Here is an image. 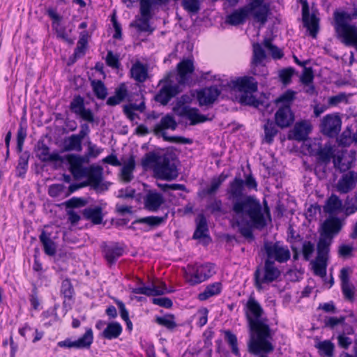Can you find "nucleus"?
<instances>
[{
  "label": "nucleus",
  "instance_id": "nucleus-57",
  "mask_svg": "<svg viewBox=\"0 0 357 357\" xmlns=\"http://www.w3.org/2000/svg\"><path fill=\"white\" fill-rule=\"evenodd\" d=\"M87 145L88 149L85 155L83 156L79 155V157L82 158V159L84 160V163H88L89 162L90 158H97L102 151V149L98 148L96 144H93L90 141L88 142Z\"/></svg>",
  "mask_w": 357,
  "mask_h": 357
},
{
  "label": "nucleus",
  "instance_id": "nucleus-31",
  "mask_svg": "<svg viewBox=\"0 0 357 357\" xmlns=\"http://www.w3.org/2000/svg\"><path fill=\"white\" fill-rule=\"evenodd\" d=\"M195 221L196 229L193 234L192 238L201 239L206 237H209L207 234L208 231V227L205 215L203 213L199 214Z\"/></svg>",
  "mask_w": 357,
  "mask_h": 357
},
{
  "label": "nucleus",
  "instance_id": "nucleus-48",
  "mask_svg": "<svg viewBox=\"0 0 357 357\" xmlns=\"http://www.w3.org/2000/svg\"><path fill=\"white\" fill-rule=\"evenodd\" d=\"M160 157L161 155L156 152H149L146 153L142 158L141 165L144 169H148L150 167H153V169L154 167L157 165L158 162H159Z\"/></svg>",
  "mask_w": 357,
  "mask_h": 357
},
{
  "label": "nucleus",
  "instance_id": "nucleus-8",
  "mask_svg": "<svg viewBox=\"0 0 357 357\" xmlns=\"http://www.w3.org/2000/svg\"><path fill=\"white\" fill-rule=\"evenodd\" d=\"M174 72H169L165 77L159 82V84L162 83H164V84L155 94L154 100L162 105H167L173 98L176 97L181 91L180 86L178 84H172L173 80L172 78L174 77Z\"/></svg>",
  "mask_w": 357,
  "mask_h": 357
},
{
  "label": "nucleus",
  "instance_id": "nucleus-26",
  "mask_svg": "<svg viewBox=\"0 0 357 357\" xmlns=\"http://www.w3.org/2000/svg\"><path fill=\"white\" fill-rule=\"evenodd\" d=\"M244 191V181L238 176L235 178L229 184V188L227 190V193L229 199L234 201L241 199L243 196Z\"/></svg>",
  "mask_w": 357,
  "mask_h": 357
},
{
  "label": "nucleus",
  "instance_id": "nucleus-30",
  "mask_svg": "<svg viewBox=\"0 0 357 357\" xmlns=\"http://www.w3.org/2000/svg\"><path fill=\"white\" fill-rule=\"evenodd\" d=\"M128 97V90L126 84L121 83L115 89L114 95L107 98L106 104L109 106H116L124 101Z\"/></svg>",
  "mask_w": 357,
  "mask_h": 357
},
{
  "label": "nucleus",
  "instance_id": "nucleus-3",
  "mask_svg": "<svg viewBox=\"0 0 357 357\" xmlns=\"http://www.w3.org/2000/svg\"><path fill=\"white\" fill-rule=\"evenodd\" d=\"M70 165V171L75 178H87L91 182V187L97 192H102L108 189L109 183L103 182V168L99 165L84 167V160L79 155L69 154L66 156Z\"/></svg>",
  "mask_w": 357,
  "mask_h": 357
},
{
  "label": "nucleus",
  "instance_id": "nucleus-42",
  "mask_svg": "<svg viewBox=\"0 0 357 357\" xmlns=\"http://www.w3.org/2000/svg\"><path fill=\"white\" fill-rule=\"evenodd\" d=\"M177 126L178 124L173 116L168 114L161 119L159 123H157L155 126L154 131L157 134L158 132L165 129H171L174 130L177 128Z\"/></svg>",
  "mask_w": 357,
  "mask_h": 357
},
{
  "label": "nucleus",
  "instance_id": "nucleus-53",
  "mask_svg": "<svg viewBox=\"0 0 357 357\" xmlns=\"http://www.w3.org/2000/svg\"><path fill=\"white\" fill-rule=\"evenodd\" d=\"M342 210L346 216H349L357 212V197H350L348 196L344 201V204H342Z\"/></svg>",
  "mask_w": 357,
  "mask_h": 357
},
{
  "label": "nucleus",
  "instance_id": "nucleus-64",
  "mask_svg": "<svg viewBox=\"0 0 357 357\" xmlns=\"http://www.w3.org/2000/svg\"><path fill=\"white\" fill-rule=\"evenodd\" d=\"M314 251V244L310 241H305L303 243L302 253L305 261H309Z\"/></svg>",
  "mask_w": 357,
  "mask_h": 357
},
{
  "label": "nucleus",
  "instance_id": "nucleus-37",
  "mask_svg": "<svg viewBox=\"0 0 357 357\" xmlns=\"http://www.w3.org/2000/svg\"><path fill=\"white\" fill-rule=\"evenodd\" d=\"M167 217V213H166L163 216H147L135 220L132 224H146L149 225L151 229H153L165 223Z\"/></svg>",
  "mask_w": 357,
  "mask_h": 357
},
{
  "label": "nucleus",
  "instance_id": "nucleus-25",
  "mask_svg": "<svg viewBox=\"0 0 357 357\" xmlns=\"http://www.w3.org/2000/svg\"><path fill=\"white\" fill-rule=\"evenodd\" d=\"M178 116L188 119L192 126L204 123L208 119L206 116L199 114L197 108L190 107V106L181 108Z\"/></svg>",
  "mask_w": 357,
  "mask_h": 357
},
{
  "label": "nucleus",
  "instance_id": "nucleus-19",
  "mask_svg": "<svg viewBox=\"0 0 357 357\" xmlns=\"http://www.w3.org/2000/svg\"><path fill=\"white\" fill-rule=\"evenodd\" d=\"M341 124L342 121L338 116L328 114L324 117L321 121V131L324 135L334 137L340 132Z\"/></svg>",
  "mask_w": 357,
  "mask_h": 357
},
{
  "label": "nucleus",
  "instance_id": "nucleus-51",
  "mask_svg": "<svg viewBox=\"0 0 357 357\" xmlns=\"http://www.w3.org/2000/svg\"><path fill=\"white\" fill-rule=\"evenodd\" d=\"M222 333L225 335V340L231 348V353L236 356H240L236 335L229 330L222 331Z\"/></svg>",
  "mask_w": 357,
  "mask_h": 357
},
{
  "label": "nucleus",
  "instance_id": "nucleus-23",
  "mask_svg": "<svg viewBox=\"0 0 357 357\" xmlns=\"http://www.w3.org/2000/svg\"><path fill=\"white\" fill-rule=\"evenodd\" d=\"M220 94L217 86L204 88L197 93V100L201 106L213 104Z\"/></svg>",
  "mask_w": 357,
  "mask_h": 357
},
{
  "label": "nucleus",
  "instance_id": "nucleus-41",
  "mask_svg": "<svg viewBox=\"0 0 357 357\" xmlns=\"http://www.w3.org/2000/svg\"><path fill=\"white\" fill-rule=\"evenodd\" d=\"M88 38L87 31H82L79 33V38L73 54L75 59L81 58L85 54L88 45Z\"/></svg>",
  "mask_w": 357,
  "mask_h": 357
},
{
  "label": "nucleus",
  "instance_id": "nucleus-39",
  "mask_svg": "<svg viewBox=\"0 0 357 357\" xmlns=\"http://www.w3.org/2000/svg\"><path fill=\"white\" fill-rule=\"evenodd\" d=\"M275 121L267 119L264 123L263 128L264 130V137L263 141L268 144H271L273 142L275 136L278 134V130Z\"/></svg>",
  "mask_w": 357,
  "mask_h": 357
},
{
  "label": "nucleus",
  "instance_id": "nucleus-38",
  "mask_svg": "<svg viewBox=\"0 0 357 357\" xmlns=\"http://www.w3.org/2000/svg\"><path fill=\"white\" fill-rule=\"evenodd\" d=\"M132 292L137 294H144L147 296H160L163 295L166 292L165 284L164 288L160 289L155 285L150 286H142L132 289Z\"/></svg>",
  "mask_w": 357,
  "mask_h": 357
},
{
  "label": "nucleus",
  "instance_id": "nucleus-35",
  "mask_svg": "<svg viewBox=\"0 0 357 357\" xmlns=\"http://www.w3.org/2000/svg\"><path fill=\"white\" fill-rule=\"evenodd\" d=\"M311 130V127L305 121L296 123L294 126L292 133V138L296 141L306 140L309 132Z\"/></svg>",
  "mask_w": 357,
  "mask_h": 357
},
{
  "label": "nucleus",
  "instance_id": "nucleus-56",
  "mask_svg": "<svg viewBox=\"0 0 357 357\" xmlns=\"http://www.w3.org/2000/svg\"><path fill=\"white\" fill-rule=\"evenodd\" d=\"M269 10V6L264 4L258 10L255 12L253 11V17L257 22H260L261 25H264L267 22Z\"/></svg>",
  "mask_w": 357,
  "mask_h": 357
},
{
  "label": "nucleus",
  "instance_id": "nucleus-29",
  "mask_svg": "<svg viewBox=\"0 0 357 357\" xmlns=\"http://www.w3.org/2000/svg\"><path fill=\"white\" fill-rule=\"evenodd\" d=\"M250 15L247 7H241L234 10L231 14L227 16L226 22L232 26H238L245 22Z\"/></svg>",
  "mask_w": 357,
  "mask_h": 357
},
{
  "label": "nucleus",
  "instance_id": "nucleus-11",
  "mask_svg": "<svg viewBox=\"0 0 357 357\" xmlns=\"http://www.w3.org/2000/svg\"><path fill=\"white\" fill-rule=\"evenodd\" d=\"M152 2L151 0H139V12L141 17L139 23L132 22L130 26H135L139 32H152L150 20L153 17Z\"/></svg>",
  "mask_w": 357,
  "mask_h": 357
},
{
  "label": "nucleus",
  "instance_id": "nucleus-4",
  "mask_svg": "<svg viewBox=\"0 0 357 357\" xmlns=\"http://www.w3.org/2000/svg\"><path fill=\"white\" fill-rule=\"evenodd\" d=\"M334 28L339 38L347 46L354 47L357 50V26L349 22L357 19V3H353V11L335 10L333 13Z\"/></svg>",
  "mask_w": 357,
  "mask_h": 357
},
{
  "label": "nucleus",
  "instance_id": "nucleus-12",
  "mask_svg": "<svg viewBox=\"0 0 357 357\" xmlns=\"http://www.w3.org/2000/svg\"><path fill=\"white\" fill-rule=\"evenodd\" d=\"M69 109L75 115L82 120L93 123L96 121L95 115L89 108H86L84 98L80 95H76L71 100Z\"/></svg>",
  "mask_w": 357,
  "mask_h": 357
},
{
  "label": "nucleus",
  "instance_id": "nucleus-34",
  "mask_svg": "<svg viewBox=\"0 0 357 357\" xmlns=\"http://www.w3.org/2000/svg\"><path fill=\"white\" fill-rule=\"evenodd\" d=\"M39 239L43 246L45 253L48 256H54L56 252V245L51 238V234L43 230Z\"/></svg>",
  "mask_w": 357,
  "mask_h": 357
},
{
  "label": "nucleus",
  "instance_id": "nucleus-45",
  "mask_svg": "<svg viewBox=\"0 0 357 357\" xmlns=\"http://www.w3.org/2000/svg\"><path fill=\"white\" fill-rule=\"evenodd\" d=\"M30 154L28 151L21 153L19 157L18 163L16 167V176L20 178H24L27 169Z\"/></svg>",
  "mask_w": 357,
  "mask_h": 357
},
{
  "label": "nucleus",
  "instance_id": "nucleus-47",
  "mask_svg": "<svg viewBox=\"0 0 357 357\" xmlns=\"http://www.w3.org/2000/svg\"><path fill=\"white\" fill-rule=\"evenodd\" d=\"M342 208V202L337 195L333 194L326 200L324 208L326 212L328 213H333L338 211H341Z\"/></svg>",
  "mask_w": 357,
  "mask_h": 357
},
{
  "label": "nucleus",
  "instance_id": "nucleus-43",
  "mask_svg": "<svg viewBox=\"0 0 357 357\" xmlns=\"http://www.w3.org/2000/svg\"><path fill=\"white\" fill-rule=\"evenodd\" d=\"M333 243V240L326 238V237L320 235L319 241L317 244V257L328 258L330 252V246Z\"/></svg>",
  "mask_w": 357,
  "mask_h": 357
},
{
  "label": "nucleus",
  "instance_id": "nucleus-14",
  "mask_svg": "<svg viewBox=\"0 0 357 357\" xmlns=\"http://www.w3.org/2000/svg\"><path fill=\"white\" fill-rule=\"evenodd\" d=\"M301 3L303 25L310 31V35L313 38H316L319 31V18L314 13L310 15V8L307 0H301Z\"/></svg>",
  "mask_w": 357,
  "mask_h": 357
},
{
  "label": "nucleus",
  "instance_id": "nucleus-58",
  "mask_svg": "<svg viewBox=\"0 0 357 357\" xmlns=\"http://www.w3.org/2000/svg\"><path fill=\"white\" fill-rule=\"evenodd\" d=\"M266 58V54L259 43L253 44V54L251 62L260 63L263 62Z\"/></svg>",
  "mask_w": 357,
  "mask_h": 357
},
{
  "label": "nucleus",
  "instance_id": "nucleus-24",
  "mask_svg": "<svg viewBox=\"0 0 357 357\" xmlns=\"http://www.w3.org/2000/svg\"><path fill=\"white\" fill-rule=\"evenodd\" d=\"M36 156L42 162H62V157L56 152L50 153V148L43 142L38 143Z\"/></svg>",
  "mask_w": 357,
  "mask_h": 357
},
{
  "label": "nucleus",
  "instance_id": "nucleus-27",
  "mask_svg": "<svg viewBox=\"0 0 357 357\" xmlns=\"http://www.w3.org/2000/svg\"><path fill=\"white\" fill-rule=\"evenodd\" d=\"M61 294L64 298L63 302V307L70 309L73 303L75 290L70 279L66 278L62 281Z\"/></svg>",
  "mask_w": 357,
  "mask_h": 357
},
{
  "label": "nucleus",
  "instance_id": "nucleus-62",
  "mask_svg": "<svg viewBox=\"0 0 357 357\" xmlns=\"http://www.w3.org/2000/svg\"><path fill=\"white\" fill-rule=\"evenodd\" d=\"M105 63L108 66L114 69H119L121 66L119 56L118 54H114L112 50L107 51V54L105 57Z\"/></svg>",
  "mask_w": 357,
  "mask_h": 357
},
{
  "label": "nucleus",
  "instance_id": "nucleus-5",
  "mask_svg": "<svg viewBox=\"0 0 357 357\" xmlns=\"http://www.w3.org/2000/svg\"><path fill=\"white\" fill-rule=\"evenodd\" d=\"M232 86L241 92L242 94L239 97V102L244 105L252 106L262 111L271 112L268 109L271 103L268 100H261L257 99L252 93L258 89V83L253 77L244 76L238 77L236 80L232 81Z\"/></svg>",
  "mask_w": 357,
  "mask_h": 357
},
{
  "label": "nucleus",
  "instance_id": "nucleus-33",
  "mask_svg": "<svg viewBox=\"0 0 357 357\" xmlns=\"http://www.w3.org/2000/svg\"><path fill=\"white\" fill-rule=\"evenodd\" d=\"M314 156H316L317 162L319 165H324L326 167L330 163L331 158L334 157L333 147L329 143H327L323 146Z\"/></svg>",
  "mask_w": 357,
  "mask_h": 357
},
{
  "label": "nucleus",
  "instance_id": "nucleus-10",
  "mask_svg": "<svg viewBox=\"0 0 357 357\" xmlns=\"http://www.w3.org/2000/svg\"><path fill=\"white\" fill-rule=\"evenodd\" d=\"M264 249L267 258L271 261L285 263L291 258V252L287 246H284L280 241L275 243L266 241L264 244Z\"/></svg>",
  "mask_w": 357,
  "mask_h": 357
},
{
  "label": "nucleus",
  "instance_id": "nucleus-7",
  "mask_svg": "<svg viewBox=\"0 0 357 357\" xmlns=\"http://www.w3.org/2000/svg\"><path fill=\"white\" fill-rule=\"evenodd\" d=\"M177 159L175 154L165 153L161 155L159 162L153 168L157 178L165 181H172L178 176Z\"/></svg>",
  "mask_w": 357,
  "mask_h": 357
},
{
  "label": "nucleus",
  "instance_id": "nucleus-15",
  "mask_svg": "<svg viewBox=\"0 0 357 357\" xmlns=\"http://www.w3.org/2000/svg\"><path fill=\"white\" fill-rule=\"evenodd\" d=\"M93 341V331L91 328H87L84 334L76 340H72L70 338H66L57 343L58 347L61 348H75L78 349H89Z\"/></svg>",
  "mask_w": 357,
  "mask_h": 357
},
{
  "label": "nucleus",
  "instance_id": "nucleus-1",
  "mask_svg": "<svg viewBox=\"0 0 357 357\" xmlns=\"http://www.w3.org/2000/svg\"><path fill=\"white\" fill-rule=\"evenodd\" d=\"M264 313L259 303L254 296H250L245 306V317L250 334L248 351L254 355L268 354L274 350L271 342L273 333L268 324V319L262 317Z\"/></svg>",
  "mask_w": 357,
  "mask_h": 357
},
{
  "label": "nucleus",
  "instance_id": "nucleus-50",
  "mask_svg": "<svg viewBox=\"0 0 357 357\" xmlns=\"http://www.w3.org/2000/svg\"><path fill=\"white\" fill-rule=\"evenodd\" d=\"M135 167V157L131 155L121 169V176L126 182H130L133 178L132 172Z\"/></svg>",
  "mask_w": 357,
  "mask_h": 357
},
{
  "label": "nucleus",
  "instance_id": "nucleus-44",
  "mask_svg": "<svg viewBox=\"0 0 357 357\" xmlns=\"http://www.w3.org/2000/svg\"><path fill=\"white\" fill-rule=\"evenodd\" d=\"M82 150V142L75 136V134L65 139L63 142V151H77Z\"/></svg>",
  "mask_w": 357,
  "mask_h": 357
},
{
  "label": "nucleus",
  "instance_id": "nucleus-46",
  "mask_svg": "<svg viewBox=\"0 0 357 357\" xmlns=\"http://www.w3.org/2000/svg\"><path fill=\"white\" fill-rule=\"evenodd\" d=\"M91 86L96 97L99 100H105L107 96V89L104 82L100 79L91 80Z\"/></svg>",
  "mask_w": 357,
  "mask_h": 357
},
{
  "label": "nucleus",
  "instance_id": "nucleus-16",
  "mask_svg": "<svg viewBox=\"0 0 357 357\" xmlns=\"http://www.w3.org/2000/svg\"><path fill=\"white\" fill-rule=\"evenodd\" d=\"M194 61L191 59H183L176 66V80L178 85L189 84L195 71Z\"/></svg>",
  "mask_w": 357,
  "mask_h": 357
},
{
  "label": "nucleus",
  "instance_id": "nucleus-28",
  "mask_svg": "<svg viewBox=\"0 0 357 357\" xmlns=\"http://www.w3.org/2000/svg\"><path fill=\"white\" fill-rule=\"evenodd\" d=\"M84 218L91 221L93 225H100L103 220L102 208L100 206L87 207L82 210Z\"/></svg>",
  "mask_w": 357,
  "mask_h": 357
},
{
  "label": "nucleus",
  "instance_id": "nucleus-52",
  "mask_svg": "<svg viewBox=\"0 0 357 357\" xmlns=\"http://www.w3.org/2000/svg\"><path fill=\"white\" fill-rule=\"evenodd\" d=\"M304 147L310 155L314 156L323 147L321 139L319 138L310 139L304 142Z\"/></svg>",
  "mask_w": 357,
  "mask_h": 357
},
{
  "label": "nucleus",
  "instance_id": "nucleus-21",
  "mask_svg": "<svg viewBox=\"0 0 357 357\" xmlns=\"http://www.w3.org/2000/svg\"><path fill=\"white\" fill-rule=\"evenodd\" d=\"M165 202L162 195L155 190H149L144 197V208L151 212L158 211Z\"/></svg>",
  "mask_w": 357,
  "mask_h": 357
},
{
  "label": "nucleus",
  "instance_id": "nucleus-2",
  "mask_svg": "<svg viewBox=\"0 0 357 357\" xmlns=\"http://www.w3.org/2000/svg\"><path fill=\"white\" fill-rule=\"evenodd\" d=\"M231 209L238 231L245 238L253 240L252 229L261 230L267 225L260 201L254 195H244L234 201Z\"/></svg>",
  "mask_w": 357,
  "mask_h": 357
},
{
  "label": "nucleus",
  "instance_id": "nucleus-49",
  "mask_svg": "<svg viewBox=\"0 0 357 357\" xmlns=\"http://www.w3.org/2000/svg\"><path fill=\"white\" fill-rule=\"evenodd\" d=\"M155 322L169 331L176 328L177 324L175 321V316L173 314H166L163 317L157 316Z\"/></svg>",
  "mask_w": 357,
  "mask_h": 357
},
{
  "label": "nucleus",
  "instance_id": "nucleus-63",
  "mask_svg": "<svg viewBox=\"0 0 357 357\" xmlns=\"http://www.w3.org/2000/svg\"><path fill=\"white\" fill-rule=\"evenodd\" d=\"M301 82L306 86H309L312 83L314 79V73L311 67H304L303 73L301 76Z\"/></svg>",
  "mask_w": 357,
  "mask_h": 357
},
{
  "label": "nucleus",
  "instance_id": "nucleus-40",
  "mask_svg": "<svg viewBox=\"0 0 357 357\" xmlns=\"http://www.w3.org/2000/svg\"><path fill=\"white\" fill-rule=\"evenodd\" d=\"M222 283L219 282L210 284L206 287L204 291L198 294V299L203 301L212 296L218 295L222 291Z\"/></svg>",
  "mask_w": 357,
  "mask_h": 357
},
{
  "label": "nucleus",
  "instance_id": "nucleus-22",
  "mask_svg": "<svg viewBox=\"0 0 357 357\" xmlns=\"http://www.w3.org/2000/svg\"><path fill=\"white\" fill-rule=\"evenodd\" d=\"M357 183V173L349 171L340 178L337 183V190L342 194H346L352 190Z\"/></svg>",
  "mask_w": 357,
  "mask_h": 357
},
{
  "label": "nucleus",
  "instance_id": "nucleus-9",
  "mask_svg": "<svg viewBox=\"0 0 357 357\" xmlns=\"http://www.w3.org/2000/svg\"><path fill=\"white\" fill-rule=\"evenodd\" d=\"M261 275V269L257 267L254 273L255 286L257 290L263 289V284H268L278 280L280 276V271L275 266L274 261L269 259H265L264 266V274Z\"/></svg>",
  "mask_w": 357,
  "mask_h": 357
},
{
  "label": "nucleus",
  "instance_id": "nucleus-17",
  "mask_svg": "<svg viewBox=\"0 0 357 357\" xmlns=\"http://www.w3.org/2000/svg\"><path fill=\"white\" fill-rule=\"evenodd\" d=\"M100 248L103 257L109 266L115 264L118 259L121 257L124 252L123 247L120 245L117 242H112L110 244L102 242Z\"/></svg>",
  "mask_w": 357,
  "mask_h": 357
},
{
  "label": "nucleus",
  "instance_id": "nucleus-6",
  "mask_svg": "<svg viewBox=\"0 0 357 357\" xmlns=\"http://www.w3.org/2000/svg\"><path fill=\"white\" fill-rule=\"evenodd\" d=\"M296 91L288 89L274 101L278 107L275 114V122L280 128H289L294 122V114L291 107L296 99Z\"/></svg>",
  "mask_w": 357,
  "mask_h": 357
},
{
  "label": "nucleus",
  "instance_id": "nucleus-36",
  "mask_svg": "<svg viewBox=\"0 0 357 357\" xmlns=\"http://www.w3.org/2000/svg\"><path fill=\"white\" fill-rule=\"evenodd\" d=\"M123 331L121 325L117 321H112L107 324L106 328L101 333V336L107 340H113L119 337Z\"/></svg>",
  "mask_w": 357,
  "mask_h": 357
},
{
  "label": "nucleus",
  "instance_id": "nucleus-54",
  "mask_svg": "<svg viewBox=\"0 0 357 357\" xmlns=\"http://www.w3.org/2000/svg\"><path fill=\"white\" fill-rule=\"evenodd\" d=\"M328 259L316 257L313 261V270L315 275L324 277L326 275Z\"/></svg>",
  "mask_w": 357,
  "mask_h": 357
},
{
  "label": "nucleus",
  "instance_id": "nucleus-59",
  "mask_svg": "<svg viewBox=\"0 0 357 357\" xmlns=\"http://www.w3.org/2000/svg\"><path fill=\"white\" fill-rule=\"evenodd\" d=\"M181 6L190 13L197 14L200 10L199 0H182Z\"/></svg>",
  "mask_w": 357,
  "mask_h": 357
},
{
  "label": "nucleus",
  "instance_id": "nucleus-32",
  "mask_svg": "<svg viewBox=\"0 0 357 357\" xmlns=\"http://www.w3.org/2000/svg\"><path fill=\"white\" fill-rule=\"evenodd\" d=\"M131 77L138 82H144L148 77V66L140 61L135 62L130 69Z\"/></svg>",
  "mask_w": 357,
  "mask_h": 357
},
{
  "label": "nucleus",
  "instance_id": "nucleus-60",
  "mask_svg": "<svg viewBox=\"0 0 357 357\" xmlns=\"http://www.w3.org/2000/svg\"><path fill=\"white\" fill-rule=\"evenodd\" d=\"M316 347L326 356L332 357L333 356L335 347L330 340L319 342Z\"/></svg>",
  "mask_w": 357,
  "mask_h": 357
},
{
  "label": "nucleus",
  "instance_id": "nucleus-61",
  "mask_svg": "<svg viewBox=\"0 0 357 357\" xmlns=\"http://www.w3.org/2000/svg\"><path fill=\"white\" fill-rule=\"evenodd\" d=\"M250 73L255 76L266 77L268 74V70L263 62H251Z\"/></svg>",
  "mask_w": 357,
  "mask_h": 357
},
{
  "label": "nucleus",
  "instance_id": "nucleus-13",
  "mask_svg": "<svg viewBox=\"0 0 357 357\" xmlns=\"http://www.w3.org/2000/svg\"><path fill=\"white\" fill-rule=\"evenodd\" d=\"M301 3L303 25L310 31V35L313 38H316L319 31V18L314 13L310 15V8L307 0H301Z\"/></svg>",
  "mask_w": 357,
  "mask_h": 357
},
{
  "label": "nucleus",
  "instance_id": "nucleus-18",
  "mask_svg": "<svg viewBox=\"0 0 357 357\" xmlns=\"http://www.w3.org/2000/svg\"><path fill=\"white\" fill-rule=\"evenodd\" d=\"M342 227L343 223L339 218H328L321 225L320 235L326 238L333 240L334 237L340 232Z\"/></svg>",
  "mask_w": 357,
  "mask_h": 357
},
{
  "label": "nucleus",
  "instance_id": "nucleus-20",
  "mask_svg": "<svg viewBox=\"0 0 357 357\" xmlns=\"http://www.w3.org/2000/svg\"><path fill=\"white\" fill-rule=\"evenodd\" d=\"M213 269L214 265L211 263L197 266L195 272L190 274V278H188V283L190 285H195L206 280L213 275Z\"/></svg>",
  "mask_w": 357,
  "mask_h": 357
},
{
  "label": "nucleus",
  "instance_id": "nucleus-55",
  "mask_svg": "<svg viewBox=\"0 0 357 357\" xmlns=\"http://www.w3.org/2000/svg\"><path fill=\"white\" fill-rule=\"evenodd\" d=\"M264 45L271 52L274 59H280L283 57L284 54L282 50L272 43L271 38H265Z\"/></svg>",
  "mask_w": 357,
  "mask_h": 357
}]
</instances>
